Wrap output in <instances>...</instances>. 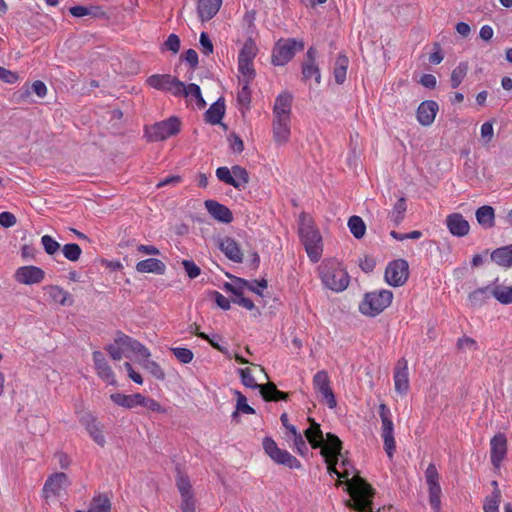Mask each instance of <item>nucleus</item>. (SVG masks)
I'll list each match as a JSON object with an SVG mask.
<instances>
[{
    "mask_svg": "<svg viewBox=\"0 0 512 512\" xmlns=\"http://www.w3.org/2000/svg\"><path fill=\"white\" fill-rule=\"evenodd\" d=\"M310 426L304 431L307 441L313 449L320 448V454L324 457L327 464V471L330 475H336L339 479H345L347 491L353 500V509L359 512H373L372 498L375 494L373 487L361 476L355 475L348 479L350 473L338 471L337 464L339 457L342 456V441L333 433H327L326 438L320 428V424L314 421V418H307Z\"/></svg>",
    "mask_w": 512,
    "mask_h": 512,
    "instance_id": "obj_1",
    "label": "nucleus"
},
{
    "mask_svg": "<svg viewBox=\"0 0 512 512\" xmlns=\"http://www.w3.org/2000/svg\"><path fill=\"white\" fill-rule=\"evenodd\" d=\"M298 232L310 260L318 262L323 250L322 236L313 218L305 212L299 215Z\"/></svg>",
    "mask_w": 512,
    "mask_h": 512,
    "instance_id": "obj_2",
    "label": "nucleus"
},
{
    "mask_svg": "<svg viewBox=\"0 0 512 512\" xmlns=\"http://www.w3.org/2000/svg\"><path fill=\"white\" fill-rule=\"evenodd\" d=\"M256 371L264 374L265 378L268 379V375L265 373L264 368L260 365L252 364V368L247 367L238 370L241 382L244 386L252 389H258L265 401L276 402L288 399L289 393L278 390L273 382L258 384L254 375Z\"/></svg>",
    "mask_w": 512,
    "mask_h": 512,
    "instance_id": "obj_3",
    "label": "nucleus"
},
{
    "mask_svg": "<svg viewBox=\"0 0 512 512\" xmlns=\"http://www.w3.org/2000/svg\"><path fill=\"white\" fill-rule=\"evenodd\" d=\"M319 277L322 284L334 292H342L349 285V275L347 271L342 267V264L335 259L322 262L319 266Z\"/></svg>",
    "mask_w": 512,
    "mask_h": 512,
    "instance_id": "obj_4",
    "label": "nucleus"
},
{
    "mask_svg": "<svg viewBox=\"0 0 512 512\" xmlns=\"http://www.w3.org/2000/svg\"><path fill=\"white\" fill-rule=\"evenodd\" d=\"M393 293L390 290L382 289L366 293L359 305L362 314L375 317L383 312L392 302Z\"/></svg>",
    "mask_w": 512,
    "mask_h": 512,
    "instance_id": "obj_5",
    "label": "nucleus"
},
{
    "mask_svg": "<svg viewBox=\"0 0 512 512\" xmlns=\"http://www.w3.org/2000/svg\"><path fill=\"white\" fill-rule=\"evenodd\" d=\"M304 49V42L295 38L279 39L272 51V63L275 66H284L293 59L295 54Z\"/></svg>",
    "mask_w": 512,
    "mask_h": 512,
    "instance_id": "obj_6",
    "label": "nucleus"
},
{
    "mask_svg": "<svg viewBox=\"0 0 512 512\" xmlns=\"http://www.w3.org/2000/svg\"><path fill=\"white\" fill-rule=\"evenodd\" d=\"M216 176L219 181L231 185L239 191L244 190L249 183L247 170L239 165H234L231 169L226 166L219 167L216 169Z\"/></svg>",
    "mask_w": 512,
    "mask_h": 512,
    "instance_id": "obj_7",
    "label": "nucleus"
},
{
    "mask_svg": "<svg viewBox=\"0 0 512 512\" xmlns=\"http://www.w3.org/2000/svg\"><path fill=\"white\" fill-rule=\"evenodd\" d=\"M265 453L277 464L284 465L290 469H300L301 462L291 455L287 450L280 449L277 443L270 437L263 439Z\"/></svg>",
    "mask_w": 512,
    "mask_h": 512,
    "instance_id": "obj_8",
    "label": "nucleus"
},
{
    "mask_svg": "<svg viewBox=\"0 0 512 512\" xmlns=\"http://www.w3.org/2000/svg\"><path fill=\"white\" fill-rule=\"evenodd\" d=\"M179 131V119L177 117H170L167 120L157 122L146 128V136L150 141H163L178 134Z\"/></svg>",
    "mask_w": 512,
    "mask_h": 512,
    "instance_id": "obj_9",
    "label": "nucleus"
},
{
    "mask_svg": "<svg viewBox=\"0 0 512 512\" xmlns=\"http://www.w3.org/2000/svg\"><path fill=\"white\" fill-rule=\"evenodd\" d=\"M409 277V264L405 259H396L388 263L385 270L386 282L394 287L402 286Z\"/></svg>",
    "mask_w": 512,
    "mask_h": 512,
    "instance_id": "obj_10",
    "label": "nucleus"
},
{
    "mask_svg": "<svg viewBox=\"0 0 512 512\" xmlns=\"http://www.w3.org/2000/svg\"><path fill=\"white\" fill-rule=\"evenodd\" d=\"M146 83L151 88L169 92L175 97H180L182 81L169 74H154L147 78Z\"/></svg>",
    "mask_w": 512,
    "mask_h": 512,
    "instance_id": "obj_11",
    "label": "nucleus"
},
{
    "mask_svg": "<svg viewBox=\"0 0 512 512\" xmlns=\"http://www.w3.org/2000/svg\"><path fill=\"white\" fill-rule=\"evenodd\" d=\"M313 387L321 396V401L329 408L336 406V399L330 386V378L325 370L318 371L313 377Z\"/></svg>",
    "mask_w": 512,
    "mask_h": 512,
    "instance_id": "obj_12",
    "label": "nucleus"
},
{
    "mask_svg": "<svg viewBox=\"0 0 512 512\" xmlns=\"http://www.w3.org/2000/svg\"><path fill=\"white\" fill-rule=\"evenodd\" d=\"M393 380L395 391L401 395L407 394L410 388V382L408 372V361L405 358H400L396 362Z\"/></svg>",
    "mask_w": 512,
    "mask_h": 512,
    "instance_id": "obj_13",
    "label": "nucleus"
},
{
    "mask_svg": "<svg viewBox=\"0 0 512 512\" xmlns=\"http://www.w3.org/2000/svg\"><path fill=\"white\" fill-rule=\"evenodd\" d=\"M71 484L68 476L63 472H58L52 474L46 480L43 493L45 498H49L50 496H61V492Z\"/></svg>",
    "mask_w": 512,
    "mask_h": 512,
    "instance_id": "obj_14",
    "label": "nucleus"
},
{
    "mask_svg": "<svg viewBox=\"0 0 512 512\" xmlns=\"http://www.w3.org/2000/svg\"><path fill=\"white\" fill-rule=\"evenodd\" d=\"M507 454V438L498 433L490 440V460L494 468H500Z\"/></svg>",
    "mask_w": 512,
    "mask_h": 512,
    "instance_id": "obj_15",
    "label": "nucleus"
},
{
    "mask_svg": "<svg viewBox=\"0 0 512 512\" xmlns=\"http://www.w3.org/2000/svg\"><path fill=\"white\" fill-rule=\"evenodd\" d=\"M45 272L33 265L19 267L14 274V278L18 283L25 285L38 284L43 281Z\"/></svg>",
    "mask_w": 512,
    "mask_h": 512,
    "instance_id": "obj_16",
    "label": "nucleus"
},
{
    "mask_svg": "<svg viewBox=\"0 0 512 512\" xmlns=\"http://www.w3.org/2000/svg\"><path fill=\"white\" fill-rule=\"evenodd\" d=\"M92 355L94 367L98 377L109 385H116L117 381L115 378V374L110 365L108 364L103 353L100 351H94Z\"/></svg>",
    "mask_w": 512,
    "mask_h": 512,
    "instance_id": "obj_17",
    "label": "nucleus"
},
{
    "mask_svg": "<svg viewBox=\"0 0 512 512\" xmlns=\"http://www.w3.org/2000/svg\"><path fill=\"white\" fill-rule=\"evenodd\" d=\"M272 132L276 144H286L291 134V118L273 117Z\"/></svg>",
    "mask_w": 512,
    "mask_h": 512,
    "instance_id": "obj_18",
    "label": "nucleus"
},
{
    "mask_svg": "<svg viewBox=\"0 0 512 512\" xmlns=\"http://www.w3.org/2000/svg\"><path fill=\"white\" fill-rule=\"evenodd\" d=\"M317 51L315 48L310 47L306 52V59L302 64V75L304 80L312 77L315 79L316 84L321 82V74L318 65L316 64Z\"/></svg>",
    "mask_w": 512,
    "mask_h": 512,
    "instance_id": "obj_19",
    "label": "nucleus"
},
{
    "mask_svg": "<svg viewBox=\"0 0 512 512\" xmlns=\"http://www.w3.org/2000/svg\"><path fill=\"white\" fill-rule=\"evenodd\" d=\"M439 106L437 102L433 100H426L420 103L416 111V117L418 122L422 126H430L437 115Z\"/></svg>",
    "mask_w": 512,
    "mask_h": 512,
    "instance_id": "obj_20",
    "label": "nucleus"
},
{
    "mask_svg": "<svg viewBox=\"0 0 512 512\" xmlns=\"http://www.w3.org/2000/svg\"><path fill=\"white\" fill-rule=\"evenodd\" d=\"M446 226L449 232L456 237H464L470 231L468 221L460 213H452L446 217Z\"/></svg>",
    "mask_w": 512,
    "mask_h": 512,
    "instance_id": "obj_21",
    "label": "nucleus"
},
{
    "mask_svg": "<svg viewBox=\"0 0 512 512\" xmlns=\"http://www.w3.org/2000/svg\"><path fill=\"white\" fill-rule=\"evenodd\" d=\"M205 208L207 209L208 213L217 221L229 224L233 221V214L231 210L215 201V200H206L204 202Z\"/></svg>",
    "mask_w": 512,
    "mask_h": 512,
    "instance_id": "obj_22",
    "label": "nucleus"
},
{
    "mask_svg": "<svg viewBox=\"0 0 512 512\" xmlns=\"http://www.w3.org/2000/svg\"><path fill=\"white\" fill-rule=\"evenodd\" d=\"M293 97L289 92L280 93L273 106V117L291 118Z\"/></svg>",
    "mask_w": 512,
    "mask_h": 512,
    "instance_id": "obj_23",
    "label": "nucleus"
},
{
    "mask_svg": "<svg viewBox=\"0 0 512 512\" xmlns=\"http://www.w3.org/2000/svg\"><path fill=\"white\" fill-rule=\"evenodd\" d=\"M81 424L86 428L91 438L99 446L103 447L105 445V426L97 421V418H81Z\"/></svg>",
    "mask_w": 512,
    "mask_h": 512,
    "instance_id": "obj_24",
    "label": "nucleus"
},
{
    "mask_svg": "<svg viewBox=\"0 0 512 512\" xmlns=\"http://www.w3.org/2000/svg\"><path fill=\"white\" fill-rule=\"evenodd\" d=\"M381 436L384 441V449L387 456L391 459L396 450L394 439V426L391 418H382V433Z\"/></svg>",
    "mask_w": 512,
    "mask_h": 512,
    "instance_id": "obj_25",
    "label": "nucleus"
},
{
    "mask_svg": "<svg viewBox=\"0 0 512 512\" xmlns=\"http://www.w3.org/2000/svg\"><path fill=\"white\" fill-rule=\"evenodd\" d=\"M219 248L229 260L236 263L243 261V253L238 243L233 238L225 237L222 239Z\"/></svg>",
    "mask_w": 512,
    "mask_h": 512,
    "instance_id": "obj_26",
    "label": "nucleus"
},
{
    "mask_svg": "<svg viewBox=\"0 0 512 512\" xmlns=\"http://www.w3.org/2000/svg\"><path fill=\"white\" fill-rule=\"evenodd\" d=\"M222 0H199L198 14L202 21L211 20L219 11Z\"/></svg>",
    "mask_w": 512,
    "mask_h": 512,
    "instance_id": "obj_27",
    "label": "nucleus"
},
{
    "mask_svg": "<svg viewBox=\"0 0 512 512\" xmlns=\"http://www.w3.org/2000/svg\"><path fill=\"white\" fill-rule=\"evenodd\" d=\"M136 270L139 273H154L162 275L166 270L165 264L156 258L141 260L136 264Z\"/></svg>",
    "mask_w": 512,
    "mask_h": 512,
    "instance_id": "obj_28",
    "label": "nucleus"
},
{
    "mask_svg": "<svg viewBox=\"0 0 512 512\" xmlns=\"http://www.w3.org/2000/svg\"><path fill=\"white\" fill-rule=\"evenodd\" d=\"M182 93H180V97H186L190 99H195L196 106L198 109H203L206 106V102L201 94V89L199 85L195 83H190L189 85H185L182 82V88L180 89Z\"/></svg>",
    "mask_w": 512,
    "mask_h": 512,
    "instance_id": "obj_29",
    "label": "nucleus"
},
{
    "mask_svg": "<svg viewBox=\"0 0 512 512\" xmlns=\"http://www.w3.org/2000/svg\"><path fill=\"white\" fill-rule=\"evenodd\" d=\"M477 222L483 228H492L495 225V212L493 207L484 205L476 210Z\"/></svg>",
    "mask_w": 512,
    "mask_h": 512,
    "instance_id": "obj_30",
    "label": "nucleus"
},
{
    "mask_svg": "<svg viewBox=\"0 0 512 512\" xmlns=\"http://www.w3.org/2000/svg\"><path fill=\"white\" fill-rule=\"evenodd\" d=\"M111 400L118 406L125 408H133L139 405L140 400H143V395L140 393L132 395L115 393L111 395Z\"/></svg>",
    "mask_w": 512,
    "mask_h": 512,
    "instance_id": "obj_31",
    "label": "nucleus"
},
{
    "mask_svg": "<svg viewBox=\"0 0 512 512\" xmlns=\"http://www.w3.org/2000/svg\"><path fill=\"white\" fill-rule=\"evenodd\" d=\"M48 294L52 301L62 306H71L74 302L70 293L60 286H50Z\"/></svg>",
    "mask_w": 512,
    "mask_h": 512,
    "instance_id": "obj_32",
    "label": "nucleus"
},
{
    "mask_svg": "<svg viewBox=\"0 0 512 512\" xmlns=\"http://www.w3.org/2000/svg\"><path fill=\"white\" fill-rule=\"evenodd\" d=\"M491 259L500 266H512V245L497 248L491 253Z\"/></svg>",
    "mask_w": 512,
    "mask_h": 512,
    "instance_id": "obj_33",
    "label": "nucleus"
},
{
    "mask_svg": "<svg viewBox=\"0 0 512 512\" xmlns=\"http://www.w3.org/2000/svg\"><path fill=\"white\" fill-rule=\"evenodd\" d=\"M225 289L226 291L234 294L235 297L232 300L234 303L246 308L247 310H253L255 308L253 301L243 295L241 291L242 288H240V286L236 287L232 284L226 283Z\"/></svg>",
    "mask_w": 512,
    "mask_h": 512,
    "instance_id": "obj_34",
    "label": "nucleus"
},
{
    "mask_svg": "<svg viewBox=\"0 0 512 512\" xmlns=\"http://www.w3.org/2000/svg\"><path fill=\"white\" fill-rule=\"evenodd\" d=\"M406 210V199L401 197L394 204L388 215L389 219L394 223L395 226H398L404 220Z\"/></svg>",
    "mask_w": 512,
    "mask_h": 512,
    "instance_id": "obj_35",
    "label": "nucleus"
},
{
    "mask_svg": "<svg viewBox=\"0 0 512 512\" xmlns=\"http://www.w3.org/2000/svg\"><path fill=\"white\" fill-rule=\"evenodd\" d=\"M349 59L346 55L340 54L335 62L334 77L338 84H343L346 80Z\"/></svg>",
    "mask_w": 512,
    "mask_h": 512,
    "instance_id": "obj_36",
    "label": "nucleus"
},
{
    "mask_svg": "<svg viewBox=\"0 0 512 512\" xmlns=\"http://www.w3.org/2000/svg\"><path fill=\"white\" fill-rule=\"evenodd\" d=\"M225 113V106L223 103L215 102L213 103L209 109L205 113L206 122L215 125L220 123Z\"/></svg>",
    "mask_w": 512,
    "mask_h": 512,
    "instance_id": "obj_37",
    "label": "nucleus"
},
{
    "mask_svg": "<svg viewBox=\"0 0 512 512\" xmlns=\"http://www.w3.org/2000/svg\"><path fill=\"white\" fill-rule=\"evenodd\" d=\"M469 65L467 62H460L452 71L450 82L452 88H457L467 75Z\"/></svg>",
    "mask_w": 512,
    "mask_h": 512,
    "instance_id": "obj_38",
    "label": "nucleus"
},
{
    "mask_svg": "<svg viewBox=\"0 0 512 512\" xmlns=\"http://www.w3.org/2000/svg\"><path fill=\"white\" fill-rule=\"evenodd\" d=\"M69 12L74 17H83V16L97 17V16H101L104 14V12L99 7H95V6L86 7V6H82V5H77V6L71 7L69 9Z\"/></svg>",
    "mask_w": 512,
    "mask_h": 512,
    "instance_id": "obj_39",
    "label": "nucleus"
},
{
    "mask_svg": "<svg viewBox=\"0 0 512 512\" xmlns=\"http://www.w3.org/2000/svg\"><path fill=\"white\" fill-rule=\"evenodd\" d=\"M258 52L256 43L250 38L248 39L239 52L238 60L253 61Z\"/></svg>",
    "mask_w": 512,
    "mask_h": 512,
    "instance_id": "obj_40",
    "label": "nucleus"
},
{
    "mask_svg": "<svg viewBox=\"0 0 512 512\" xmlns=\"http://www.w3.org/2000/svg\"><path fill=\"white\" fill-rule=\"evenodd\" d=\"M429 503L435 512L441 510V487L439 483L428 485Z\"/></svg>",
    "mask_w": 512,
    "mask_h": 512,
    "instance_id": "obj_41",
    "label": "nucleus"
},
{
    "mask_svg": "<svg viewBox=\"0 0 512 512\" xmlns=\"http://www.w3.org/2000/svg\"><path fill=\"white\" fill-rule=\"evenodd\" d=\"M490 294L489 286L478 288L469 294L468 300L472 306H481L489 298Z\"/></svg>",
    "mask_w": 512,
    "mask_h": 512,
    "instance_id": "obj_42",
    "label": "nucleus"
},
{
    "mask_svg": "<svg viewBox=\"0 0 512 512\" xmlns=\"http://www.w3.org/2000/svg\"><path fill=\"white\" fill-rule=\"evenodd\" d=\"M491 295L502 304L512 303V287L495 286L490 288Z\"/></svg>",
    "mask_w": 512,
    "mask_h": 512,
    "instance_id": "obj_43",
    "label": "nucleus"
},
{
    "mask_svg": "<svg viewBox=\"0 0 512 512\" xmlns=\"http://www.w3.org/2000/svg\"><path fill=\"white\" fill-rule=\"evenodd\" d=\"M348 227L350 232L357 239H361L366 231V225L359 216H351L348 220Z\"/></svg>",
    "mask_w": 512,
    "mask_h": 512,
    "instance_id": "obj_44",
    "label": "nucleus"
},
{
    "mask_svg": "<svg viewBox=\"0 0 512 512\" xmlns=\"http://www.w3.org/2000/svg\"><path fill=\"white\" fill-rule=\"evenodd\" d=\"M242 87L237 93V101L242 108L248 109L251 103L250 81H240Z\"/></svg>",
    "mask_w": 512,
    "mask_h": 512,
    "instance_id": "obj_45",
    "label": "nucleus"
},
{
    "mask_svg": "<svg viewBox=\"0 0 512 512\" xmlns=\"http://www.w3.org/2000/svg\"><path fill=\"white\" fill-rule=\"evenodd\" d=\"M111 502L105 495L94 497L89 512H110Z\"/></svg>",
    "mask_w": 512,
    "mask_h": 512,
    "instance_id": "obj_46",
    "label": "nucleus"
},
{
    "mask_svg": "<svg viewBox=\"0 0 512 512\" xmlns=\"http://www.w3.org/2000/svg\"><path fill=\"white\" fill-rule=\"evenodd\" d=\"M236 396V410L232 413L231 416H237L238 412L243 414H254L255 410L252 408L248 402L247 398L239 391H235Z\"/></svg>",
    "mask_w": 512,
    "mask_h": 512,
    "instance_id": "obj_47",
    "label": "nucleus"
},
{
    "mask_svg": "<svg viewBox=\"0 0 512 512\" xmlns=\"http://www.w3.org/2000/svg\"><path fill=\"white\" fill-rule=\"evenodd\" d=\"M176 486L180 492L181 497L193 495L189 478L182 474L180 470H177Z\"/></svg>",
    "mask_w": 512,
    "mask_h": 512,
    "instance_id": "obj_48",
    "label": "nucleus"
},
{
    "mask_svg": "<svg viewBox=\"0 0 512 512\" xmlns=\"http://www.w3.org/2000/svg\"><path fill=\"white\" fill-rule=\"evenodd\" d=\"M501 502V491L492 492L484 500V512H499V505Z\"/></svg>",
    "mask_w": 512,
    "mask_h": 512,
    "instance_id": "obj_49",
    "label": "nucleus"
},
{
    "mask_svg": "<svg viewBox=\"0 0 512 512\" xmlns=\"http://www.w3.org/2000/svg\"><path fill=\"white\" fill-rule=\"evenodd\" d=\"M62 253L67 260L76 262L80 259L82 249L76 243H68L63 246Z\"/></svg>",
    "mask_w": 512,
    "mask_h": 512,
    "instance_id": "obj_50",
    "label": "nucleus"
},
{
    "mask_svg": "<svg viewBox=\"0 0 512 512\" xmlns=\"http://www.w3.org/2000/svg\"><path fill=\"white\" fill-rule=\"evenodd\" d=\"M238 70L242 75L240 81H252L255 77V70L253 61H240L238 60Z\"/></svg>",
    "mask_w": 512,
    "mask_h": 512,
    "instance_id": "obj_51",
    "label": "nucleus"
},
{
    "mask_svg": "<svg viewBox=\"0 0 512 512\" xmlns=\"http://www.w3.org/2000/svg\"><path fill=\"white\" fill-rule=\"evenodd\" d=\"M237 283H239L240 288L246 287L250 291H252L260 296H262V292L260 291L259 288L264 289V288H267V286H268L267 281L265 279H262L260 281L255 280L254 282L250 283L247 280L237 278Z\"/></svg>",
    "mask_w": 512,
    "mask_h": 512,
    "instance_id": "obj_52",
    "label": "nucleus"
},
{
    "mask_svg": "<svg viewBox=\"0 0 512 512\" xmlns=\"http://www.w3.org/2000/svg\"><path fill=\"white\" fill-rule=\"evenodd\" d=\"M171 351L176 359L183 364H188L193 360L194 354L188 348L174 347L171 348Z\"/></svg>",
    "mask_w": 512,
    "mask_h": 512,
    "instance_id": "obj_53",
    "label": "nucleus"
},
{
    "mask_svg": "<svg viewBox=\"0 0 512 512\" xmlns=\"http://www.w3.org/2000/svg\"><path fill=\"white\" fill-rule=\"evenodd\" d=\"M41 244L45 252L49 255L55 254L60 249V244L50 235L42 236Z\"/></svg>",
    "mask_w": 512,
    "mask_h": 512,
    "instance_id": "obj_54",
    "label": "nucleus"
},
{
    "mask_svg": "<svg viewBox=\"0 0 512 512\" xmlns=\"http://www.w3.org/2000/svg\"><path fill=\"white\" fill-rule=\"evenodd\" d=\"M128 350L134 353L136 356L141 357L143 359H149L151 356L149 349L146 348L142 343H140L136 339L132 340Z\"/></svg>",
    "mask_w": 512,
    "mask_h": 512,
    "instance_id": "obj_55",
    "label": "nucleus"
},
{
    "mask_svg": "<svg viewBox=\"0 0 512 512\" xmlns=\"http://www.w3.org/2000/svg\"><path fill=\"white\" fill-rule=\"evenodd\" d=\"M138 406H142V407L146 408L148 411H151L154 413H159V414L166 413V410L160 405V403H158L154 399L146 398L144 396H143V400L139 401Z\"/></svg>",
    "mask_w": 512,
    "mask_h": 512,
    "instance_id": "obj_56",
    "label": "nucleus"
},
{
    "mask_svg": "<svg viewBox=\"0 0 512 512\" xmlns=\"http://www.w3.org/2000/svg\"><path fill=\"white\" fill-rule=\"evenodd\" d=\"M146 360L144 368L147 369L156 379L163 380L165 378V373L161 366L155 361Z\"/></svg>",
    "mask_w": 512,
    "mask_h": 512,
    "instance_id": "obj_57",
    "label": "nucleus"
},
{
    "mask_svg": "<svg viewBox=\"0 0 512 512\" xmlns=\"http://www.w3.org/2000/svg\"><path fill=\"white\" fill-rule=\"evenodd\" d=\"M182 265L190 279H195L200 275V268L192 260H183Z\"/></svg>",
    "mask_w": 512,
    "mask_h": 512,
    "instance_id": "obj_58",
    "label": "nucleus"
},
{
    "mask_svg": "<svg viewBox=\"0 0 512 512\" xmlns=\"http://www.w3.org/2000/svg\"><path fill=\"white\" fill-rule=\"evenodd\" d=\"M456 345L459 350H466V349L477 350L478 349L477 342L473 338L468 337V336H463V337L458 338Z\"/></svg>",
    "mask_w": 512,
    "mask_h": 512,
    "instance_id": "obj_59",
    "label": "nucleus"
},
{
    "mask_svg": "<svg viewBox=\"0 0 512 512\" xmlns=\"http://www.w3.org/2000/svg\"><path fill=\"white\" fill-rule=\"evenodd\" d=\"M133 338L126 335L122 331H117L115 334L114 342L118 345L122 350L129 348L131 345Z\"/></svg>",
    "mask_w": 512,
    "mask_h": 512,
    "instance_id": "obj_60",
    "label": "nucleus"
},
{
    "mask_svg": "<svg viewBox=\"0 0 512 512\" xmlns=\"http://www.w3.org/2000/svg\"><path fill=\"white\" fill-rule=\"evenodd\" d=\"M200 45H201V52L208 56L213 53V44L206 32H202L200 34L199 39Z\"/></svg>",
    "mask_w": 512,
    "mask_h": 512,
    "instance_id": "obj_61",
    "label": "nucleus"
},
{
    "mask_svg": "<svg viewBox=\"0 0 512 512\" xmlns=\"http://www.w3.org/2000/svg\"><path fill=\"white\" fill-rule=\"evenodd\" d=\"M164 47L166 50L172 51L173 53H178L180 50L179 37L176 34H170L164 42Z\"/></svg>",
    "mask_w": 512,
    "mask_h": 512,
    "instance_id": "obj_62",
    "label": "nucleus"
},
{
    "mask_svg": "<svg viewBox=\"0 0 512 512\" xmlns=\"http://www.w3.org/2000/svg\"><path fill=\"white\" fill-rule=\"evenodd\" d=\"M293 441V446L296 449L297 453H299L302 456H305L308 452V447L306 445L305 440L303 439L302 434L297 435L293 438H289V441Z\"/></svg>",
    "mask_w": 512,
    "mask_h": 512,
    "instance_id": "obj_63",
    "label": "nucleus"
},
{
    "mask_svg": "<svg viewBox=\"0 0 512 512\" xmlns=\"http://www.w3.org/2000/svg\"><path fill=\"white\" fill-rule=\"evenodd\" d=\"M425 478L427 485L433 483H439V473L437 471L436 466L433 463H430L425 471Z\"/></svg>",
    "mask_w": 512,
    "mask_h": 512,
    "instance_id": "obj_64",
    "label": "nucleus"
}]
</instances>
